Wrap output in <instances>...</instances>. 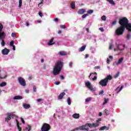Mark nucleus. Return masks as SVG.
<instances>
[{
    "mask_svg": "<svg viewBox=\"0 0 131 131\" xmlns=\"http://www.w3.org/2000/svg\"><path fill=\"white\" fill-rule=\"evenodd\" d=\"M19 8H21L22 7V0H19Z\"/></svg>",
    "mask_w": 131,
    "mask_h": 131,
    "instance_id": "obj_32",
    "label": "nucleus"
},
{
    "mask_svg": "<svg viewBox=\"0 0 131 131\" xmlns=\"http://www.w3.org/2000/svg\"><path fill=\"white\" fill-rule=\"evenodd\" d=\"M13 48V51H15L16 50V47H15V45H13V46H12Z\"/></svg>",
    "mask_w": 131,
    "mask_h": 131,
    "instance_id": "obj_63",
    "label": "nucleus"
},
{
    "mask_svg": "<svg viewBox=\"0 0 131 131\" xmlns=\"http://www.w3.org/2000/svg\"><path fill=\"white\" fill-rule=\"evenodd\" d=\"M87 13H88V14H93V13H94V10H88V11H87Z\"/></svg>",
    "mask_w": 131,
    "mask_h": 131,
    "instance_id": "obj_35",
    "label": "nucleus"
},
{
    "mask_svg": "<svg viewBox=\"0 0 131 131\" xmlns=\"http://www.w3.org/2000/svg\"><path fill=\"white\" fill-rule=\"evenodd\" d=\"M42 101H43V100L41 98H39L37 99V102H42Z\"/></svg>",
    "mask_w": 131,
    "mask_h": 131,
    "instance_id": "obj_49",
    "label": "nucleus"
},
{
    "mask_svg": "<svg viewBox=\"0 0 131 131\" xmlns=\"http://www.w3.org/2000/svg\"><path fill=\"white\" fill-rule=\"evenodd\" d=\"M71 7L72 8V9H75V2H72L71 4Z\"/></svg>",
    "mask_w": 131,
    "mask_h": 131,
    "instance_id": "obj_28",
    "label": "nucleus"
},
{
    "mask_svg": "<svg viewBox=\"0 0 131 131\" xmlns=\"http://www.w3.org/2000/svg\"><path fill=\"white\" fill-rule=\"evenodd\" d=\"M92 80H93V81L97 80V76H94V78H93Z\"/></svg>",
    "mask_w": 131,
    "mask_h": 131,
    "instance_id": "obj_53",
    "label": "nucleus"
},
{
    "mask_svg": "<svg viewBox=\"0 0 131 131\" xmlns=\"http://www.w3.org/2000/svg\"><path fill=\"white\" fill-rule=\"evenodd\" d=\"M112 48H113V45L111 44L109 48L110 50H112Z\"/></svg>",
    "mask_w": 131,
    "mask_h": 131,
    "instance_id": "obj_58",
    "label": "nucleus"
},
{
    "mask_svg": "<svg viewBox=\"0 0 131 131\" xmlns=\"http://www.w3.org/2000/svg\"><path fill=\"white\" fill-rule=\"evenodd\" d=\"M73 118L75 119H78L79 118V114H74L73 115Z\"/></svg>",
    "mask_w": 131,
    "mask_h": 131,
    "instance_id": "obj_21",
    "label": "nucleus"
},
{
    "mask_svg": "<svg viewBox=\"0 0 131 131\" xmlns=\"http://www.w3.org/2000/svg\"><path fill=\"white\" fill-rule=\"evenodd\" d=\"M123 61V58H121L119 59L117 62H116V65H120Z\"/></svg>",
    "mask_w": 131,
    "mask_h": 131,
    "instance_id": "obj_22",
    "label": "nucleus"
},
{
    "mask_svg": "<svg viewBox=\"0 0 131 131\" xmlns=\"http://www.w3.org/2000/svg\"><path fill=\"white\" fill-rule=\"evenodd\" d=\"M104 94V91L102 90V91H101L100 92H99V95H102V94Z\"/></svg>",
    "mask_w": 131,
    "mask_h": 131,
    "instance_id": "obj_55",
    "label": "nucleus"
},
{
    "mask_svg": "<svg viewBox=\"0 0 131 131\" xmlns=\"http://www.w3.org/2000/svg\"><path fill=\"white\" fill-rule=\"evenodd\" d=\"M28 128H29V129H28V131H30V130H31V128H32L31 125H28Z\"/></svg>",
    "mask_w": 131,
    "mask_h": 131,
    "instance_id": "obj_46",
    "label": "nucleus"
},
{
    "mask_svg": "<svg viewBox=\"0 0 131 131\" xmlns=\"http://www.w3.org/2000/svg\"><path fill=\"white\" fill-rule=\"evenodd\" d=\"M112 76H111V75H108L104 79H101L99 82V84L102 87L107 86L109 80H112Z\"/></svg>",
    "mask_w": 131,
    "mask_h": 131,
    "instance_id": "obj_2",
    "label": "nucleus"
},
{
    "mask_svg": "<svg viewBox=\"0 0 131 131\" xmlns=\"http://www.w3.org/2000/svg\"><path fill=\"white\" fill-rule=\"evenodd\" d=\"M23 97L20 96H16L13 98V100H22Z\"/></svg>",
    "mask_w": 131,
    "mask_h": 131,
    "instance_id": "obj_18",
    "label": "nucleus"
},
{
    "mask_svg": "<svg viewBox=\"0 0 131 131\" xmlns=\"http://www.w3.org/2000/svg\"><path fill=\"white\" fill-rule=\"evenodd\" d=\"M1 70H0V73H1ZM6 77H7V76L6 75H5V76H3V75H0V78L1 79H5V78H6Z\"/></svg>",
    "mask_w": 131,
    "mask_h": 131,
    "instance_id": "obj_36",
    "label": "nucleus"
},
{
    "mask_svg": "<svg viewBox=\"0 0 131 131\" xmlns=\"http://www.w3.org/2000/svg\"><path fill=\"white\" fill-rule=\"evenodd\" d=\"M104 111L106 115H109V111H108V110L105 109Z\"/></svg>",
    "mask_w": 131,
    "mask_h": 131,
    "instance_id": "obj_43",
    "label": "nucleus"
},
{
    "mask_svg": "<svg viewBox=\"0 0 131 131\" xmlns=\"http://www.w3.org/2000/svg\"><path fill=\"white\" fill-rule=\"evenodd\" d=\"M106 1L110 4H111V5H113V6H114V5H115V3H114V1H113V0H106Z\"/></svg>",
    "mask_w": 131,
    "mask_h": 131,
    "instance_id": "obj_29",
    "label": "nucleus"
},
{
    "mask_svg": "<svg viewBox=\"0 0 131 131\" xmlns=\"http://www.w3.org/2000/svg\"><path fill=\"white\" fill-rule=\"evenodd\" d=\"M59 54L60 56H66V55H67V53L65 51H60L59 52Z\"/></svg>",
    "mask_w": 131,
    "mask_h": 131,
    "instance_id": "obj_23",
    "label": "nucleus"
},
{
    "mask_svg": "<svg viewBox=\"0 0 131 131\" xmlns=\"http://www.w3.org/2000/svg\"><path fill=\"white\" fill-rule=\"evenodd\" d=\"M106 62L107 64H110V59H109V58H107Z\"/></svg>",
    "mask_w": 131,
    "mask_h": 131,
    "instance_id": "obj_56",
    "label": "nucleus"
},
{
    "mask_svg": "<svg viewBox=\"0 0 131 131\" xmlns=\"http://www.w3.org/2000/svg\"><path fill=\"white\" fill-rule=\"evenodd\" d=\"M85 13V10L84 9H79L78 11V14L79 15H82Z\"/></svg>",
    "mask_w": 131,
    "mask_h": 131,
    "instance_id": "obj_14",
    "label": "nucleus"
},
{
    "mask_svg": "<svg viewBox=\"0 0 131 131\" xmlns=\"http://www.w3.org/2000/svg\"><path fill=\"white\" fill-rule=\"evenodd\" d=\"M86 46L84 45L82 46L80 48H79V52H83L84 50H85Z\"/></svg>",
    "mask_w": 131,
    "mask_h": 131,
    "instance_id": "obj_24",
    "label": "nucleus"
},
{
    "mask_svg": "<svg viewBox=\"0 0 131 131\" xmlns=\"http://www.w3.org/2000/svg\"><path fill=\"white\" fill-rule=\"evenodd\" d=\"M101 120H102L101 118L98 119V120H96V123H98V124H99V125H100V121H101Z\"/></svg>",
    "mask_w": 131,
    "mask_h": 131,
    "instance_id": "obj_33",
    "label": "nucleus"
},
{
    "mask_svg": "<svg viewBox=\"0 0 131 131\" xmlns=\"http://www.w3.org/2000/svg\"><path fill=\"white\" fill-rule=\"evenodd\" d=\"M23 107L25 109H29V108H30V105L25 103L23 104Z\"/></svg>",
    "mask_w": 131,
    "mask_h": 131,
    "instance_id": "obj_20",
    "label": "nucleus"
},
{
    "mask_svg": "<svg viewBox=\"0 0 131 131\" xmlns=\"http://www.w3.org/2000/svg\"><path fill=\"white\" fill-rule=\"evenodd\" d=\"M21 121L22 122V123H23V124H25V121H24V119H23V118L21 117L20 118Z\"/></svg>",
    "mask_w": 131,
    "mask_h": 131,
    "instance_id": "obj_44",
    "label": "nucleus"
},
{
    "mask_svg": "<svg viewBox=\"0 0 131 131\" xmlns=\"http://www.w3.org/2000/svg\"><path fill=\"white\" fill-rule=\"evenodd\" d=\"M38 15H39V16H40V17L41 18H42V16H43V15L42 14V13L41 12H40V11H39L38 12Z\"/></svg>",
    "mask_w": 131,
    "mask_h": 131,
    "instance_id": "obj_42",
    "label": "nucleus"
},
{
    "mask_svg": "<svg viewBox=\"0 0 131 131\" xmlns=\"http://www.w3.org/2000/svg\"><path fill=\"white\" fill-rule=\"evenodd\" d=\"M54 21L55 22H59V19H58V18H54Z\"/></svg>",
    "mask_w": 131,
    "mask_h": 131,
    "instance_id": "obj_60",
    "label": "nucleus"
},
{
    "mask_svg": "<svg viewBox=\"0 0 131 131\" xmlns=\"http://www.w3.org/2000/svg\"><path fill=\"white\" fill-rule=\"evenodd\" d=\"M119 76V72H118L116 75H114V78H117Z\"/></svg>",
    "mask_w": 131,
    "mask_h": 131,
    "instance_id": "obj_38",
    "label": "nucleus"
},
{
    "mask_svg": "<svg viewBox=\"0 0 131 131\" xmlns=\"http://www.w3.org/2000/svg\"><path fill=\"white\" fill-rule=\"evenodd\" d=\"M124 30H125L124 27L121 26L118 27L115 31L116 35H118V36L123 35V33H124Z\"/></svg>",
    "mask_w": 131,
    "mask_h": 131,
    "instance_id": "obj_3",
    "label": "nucleus"
},
{
    "mask_svg": "<svg viewBox=\"0 0 131 131\" xmlns=\"http://www.w3.org/2000/svg\"><path fill=\"white\" fill-rule=\"evenodd\" d=\"M86 125L87 126H89V127H98V126H99V124L98 123H93L92 124L91 123H86Z\"/></svg>",
    "mask_w": 131,
    "mask_h": 131,
    "instance_id": "obj_9",
    "label": "nucleus"
},
{
    "mask_svg": "<svg viewBox=\"0 0 131 131\" xmlns=\"http://www.w3.org/2000/svg\"><path fill=\"white\" fill-rule=\"evenodd\" d=\"M11 114H7V117L6 118H5V121L6 122H9V120H11Z\"/></svg>",
    "mask_w": 131,
    "mask_h": 131,
    "instance_id": "obj_17",
    "label": "nucleus"
},
{
    "mask_svg": "<svg viewBox=\"0 0 131 131\" xmlns=\"http://www.w3.org/2000/svg\"><path fill=\"white\" fill-rule=\"evenodd\" d=\"M16 125L17 126V129H18V131H21L22 128H21V127H20V126L19 125V122L18 121V120H16Z\"/></svg>",
    "mask_w": 131,
    "mask_h": 131,
    "instance_id": "obj_19",
    "label": "nucleus"
},
{
    "mask_svg": "<svg viewBox=\"0 0 131 131\" xmlns=\"http://www.w3.org/2000/svg\"><path fill=\"white\" fill-rule=\"evenodd\" d=\"M128 23V19L126 17H123L119 20V24L122 27H124Z\"/></svg>",
    "mask_w": 131,
    "mask_h": 131,
    "instance_id": "obj_4",
    "label": "nucleus"
},
{
    "mask_svg": "<svg viewBox=\"0 0 131 131\" xmlns=\"http://www.w3.org/2000/svg\"><path fill=\"white\" fill-rule=\"evenodd\" d=\"M55 84H56V85H59V84H60V82L56 81V82H55Z\"/></svg>",
    "mask_w": 131,
    "mask_h": 131,
    "instance_id": "obj_57",
    "label": "nucleus"
},
{
    "mask_svg": "<svg viewBox=\"0 0 131 131\" xmlns=\"http://www.w3.org/2000/svg\"><path fill=\"white\" fill-rule=\"evenodd\" d=\"M85 84L86 86H87V88L89 89V90L91 91V92H95V89L93 88V86H92V84H91L90 82H86L85 83Z\"/></svg>",
    "mask_w": 131,
    "mask_h": 131,
    "instance_id": "obj_7",
    "label": "nucleus"
},
{
    "mask_svg": "<svg viewBox=\"0 0 131 131\" xmlns=\"http://www.w3.org/2000/svg\"><path fill=\"white\" fill-rule=\"evenodd\" d=\"M41 131H49L50 130V125L47 123L43 124L41 128Z\"/></svg>",
    "mask_w": 131,
    "mask_h": 131,
    "instance_id": "obj_5",
    "label": "nucleus"
},
{
    "mask_svg": "<svg viewBox=\"0 0 131 131\" xmlns=\"http://www.w3.org/2000/svg\"><path fill=\"white\" fill-rule=\"evenodd\" d=\"M18 80L20 85H23V86H25L26 85V82L25 81V80L22 78V77H19Z\"/></svg>",
    "mask_w": 131,
    "mask_h": 131,
    "instance_id": "obj_6",
    "label": "nucleus"
},
{
    "mask_svg": "<svg viewBox=\"0 0 131 131\" xmlns=\"http://www.w3.org/2000/svg\"><path fill=\"white\" fill-rule=\"evenodd\" d=\"M1 45L2 46V47H4L5 43V41L4 40H2V41L1 42Z\"/></svg>",
    "mask_w": 131,
    "mask_h": 131,
    "instance_id": "obj_47",
    "label": "nucleus"
},
{
    "mask_svg": "<svg viewBox=\"0 0 131 131\" xmlns=\"http://www.w3.org/2000/svg\"><path fill=\"white\" fill-rule=\"evenodd\" d=\"M124 86H121V88H120V89L119 90L118 93H119L121 90H122L123 89Z\"/></svg>",
    "mask_w": 131,
    "mask_h": 131,
    "instance_id": "obj_54",
    "label": "nucleus"
},
{
    "mask_svg": "<svg viewBox=\"0 0 131 131\" xmlns=\"http://www.w3.org/2000/svg\"><path fill=\"white\" fill-rule=\"evenodd\" d=\"M40 1H41V2L38 4V7H39V5H41V4H42V2L43 1V0H40Z\"/></svg>",
    "mask_w": 131,
    "mask_h": 131,
    "instance_id": "obj_62",
    "label": "nucleus"
},
{
    "mask_svg": "<svg viewBox=\"0 0 131 131\" xmlns=\"http://www.w3.org/2000/svg\"><path fill=\"white\" fill-rule=\"evenodd\" d=\"M67 101L68 105H71V99H70V97L68 98Z\"/></svg>",
    "mask_w": 131,
    "mask_h": 131,
    "instance_id": "obj_30",
    "label": "nucleus"
},
{
    "mask_svg": "<svg viewBox=\"0 0 131 131\" xmlns=\"http://www.w3.org/2000/svg\"><path fill=\"white\" fill-rule=\"evenodd\" d=\"M66 95V93L64 92L61 93L58 96V100H62L63 99V97Z\"/></svg>",
    "mask_w": 131,
    "mask_h": 131,
    "instance_id": "obj_13",
    "label": "nucleus"
},
{
    "mask_svg": "<svg viewBox=\"0 0 131 131\" xmlns=\"http://www.w3.org/2000/svg\"><path fill=\"white\" fill-rule=\"evenodd\" d=\"M9 53H10V50L7 49V48H5L4 49H3L2 51V54L3 55H8V54H9Z\"/></svg>",
    "mask_w": 131,
    "mask_h": 131,
    "instance_id": "obj_11",
    "label": "nucleus"
},
{
    "mask_svg": "<svg viewBox=\"0 0 131 131\" xmlns=\"http://www.w3.org/2000/svg\"><path fill=\"white\" fill-rule=\"evenodd\" d=\"M14 45V40H12L10 43V46L13 47Z\"/></svg>",
    "mask_w": 131,
    "mask_h": 131,
    "instance_id": "obj_41",
    "label": "nucleus"
},
{
    "mask_svg": "<svg viewBox=\"0 0 131 131\" xmlns=\"http://www.w3.org/2000/svg\"><path fill=\"white\" fill-rule=\"evenodd\" d=\"M6 85H7V82H3L0 84V86L1 88H3L4 86H6Z\"/></svg>",
    "mask_w": 131,
    "mask_h": 131,
    "instance_id": "obj_27",
    "label": "nucleus"
},
{
    "mask_svg": "<svg viewBox=\"0 0 131 131\" xmlns=\"http://www.w3.org/2000/svg\"><path fill=\"white\" fill-rule=\"evenodd\" d=\"M109 101V98H104V102L103 103V105H106L108 103V101Z\"/></svg>",
    "mask_w": 131,
    "mask_h": 131,
    "instance_id": "obj_26",
    "label": "nucleus"
},
{
    "mask_svg": "<svg viewBox=\"0 0 131 131\" xmlns=\"http://www.w3.org/2000/svg\"><path fill=\"white\" fill-rule=\"evenodd\" d=\"M54 41V38H52L50 40V46H53V45H55V42Z\"/></svg>",
    "mask_w": 131,
    "mask_h": 131,
    "instance_id": "obj_25",
    "label": "nucleus"
},
{
    "mask_svg": "<svg viewBox=\"0 0 131 131\" xmlns=\"http://www.w3.org/2000/svg\"><path fill=\"white\" fill-rule=\"evenodd\" d=\"M123 50H124L123 49H120V48H119V45H117V48H115V49H114L115 52L119 51H120V53H121V52H122V51H123Z\"/></svg>",
    "mask_w": 131,
    "mask_h": 131,
    "instance_id": "obj_16",
    "label": "nucleus"
},
{
    "mask_svg": "<svg viewBox=\"0 0 131 131\" xmlns=\"http://www.w3.org/2000/svg\"><path fill=\"white\" fill-rule=\"evenodd\" d=\"M16 35V34L15 33H12L11 34L12 37H14V36Z\"/></svg>",
    "mask_w": 131,
    "mask_h": 131,
    "instance_id": "obj_59",
    "label": "nucleus"
},
{
    "mask_svg": "<svg viewBox=\"0 0 131 131\" xmlns=\"http://www.w3.org/2000/svg\"><path fill=\"white\" fill-rule=\"evenodd\" d=\"M88 16H89V14H88V13L84 14L82 16V19H84V18H86V17H88Z\"/></svg>",
    "mask_w": 131,
    "mask_h": 131,
    "instance_id": "obj_31",
    "label": "nucleus"
},
{
    "mask_svg": "<svg viewBox=\"0 0 131 131\" xmlns=\"http://www.w3.org/2000/svg\"><path fill=\"white\" fill-rule=\"evenodd\" d=\"M73 65V62H70V63H69V67H72V66Z\"/></svg>",
    "mask_w": 131,
    "mask_h": 131,
    "instance_id": "obj_52",
    "label": "nucleus"
},
{
    "mask_svg": "<svg viewBox=\"0 0 131 131\" xmlns=\"http://www.w3.org/2000/svg\"><path fill=\"white\" fill-rule=\"evenodd\" d=\"M63 62L60 60L55 63L53 72V75H58L60 74L61 70H62V68L63 67Z\"/></svg>",
    "mask_w": 131,
    "mask_h": 131,
    "instance_id": "obj_1",
    "label": "nucleus"
},
{
    "mask_svg": "<svg viewBox=\"0 0 131 131\" xmlns=\"http://www.w3.org/2000/svg\"><path fill=\"white\" fill-rule=\"evenodd\" d=\"M126 38L128 40L130 39V33H128V34H127Z\"/></svg>",
    "mask_w": 131,
    "mask_h": 131,
    "instance_id": "obj_34",
    "label": "nucleus"
},
{
    "mask_svg": "<svg viewBox=\"0 0 131 131\" xmlns=\"http://www.w3.org/2000/svg\"><path fill=\"white\" fill-rule=\"evenodd\" d=\"M92 100V98H88L87 99H85V102H90Z\"/></svg>",
    "mask_w": 131,
    "mask_h": 131,
    "instance_id": "obj_39",
    "label": "nucleus"
},
{
    "mask_svg": "<svg viewBox=\"0 0 131 131\" xmlns=\"http://www.w3.org/2000/svg\"><path fill=\"white\" fill-rule=\"evenodd\" d=\"M101 19L103 20V21H106V16L105 15H103L101 17Z\"/></svg>",
    "mask_w": 131,
    "mask_h": 131,
    "instance_id": "obj_37",
    "label": "nucleus"
},
{
    "mask_svg": "<svg viewBox=\"0 0 131 131\" xmlns=\"http://www.w3.org/2000/svg\"><path fill=\"white\" fill-rule=\"evenodd\" d=\"M60 79H62V80L64 79V76L62 75L60 76Z\"/></svg>",
    "mask_w": 131,
    "mask_h": 131,
    "instance_id": "obj_61",
    "label": "nucleus"
},
{
    "mask_svg": "<svg viewBox=\"0 0 131 131\" xmlns=\"http://www.w3.org/2000/svg\"><path fill=\"white\" fill-rule=\"evenodd\" d=\"M86 126H88V125L86 124L85 125L79 126V129L80 130H89V128H85Z\"/></svg>",
    "mask_w": 131,
    "mask_h": 131,
    "instance_id": "obj_12",
    "label": "nucleus"
},
{
    "mask_svg": "<svg viewBox=\"0 0 131 131\" xmlns=\"http://www.w3.org/2000/svg\"><path fill=\"white\" fill-rule=\"evenodd\" d=\"M14 117H15V115L11 114V118H14Z\"/></svg>",
    "mask_w": 131,
    "mask_h": 131,
    "instance_id": "obj_64",
    "label": "nucleus"
},
{
    "mask_svg": "<svg viewBox=\"0 0 131 131\" xmlns=\"http://www.w3.org/2000/svg\"><path fill=\"white\" fill-rule=\"evenodd\" d=\"M101 68V67L100 66H96L94 67V69H100Z\"/></svg>",
    "mask_w": 131,
    "mask_h": 131,
    "instance_id": "obj_51",
    "label": "nucleus"
},
{
    "mask_svg": "<svg viewBox=\"0 0 131 131\" xmlns=\"http://www.w3.org/2000/svg\"><path fill=\"white\" fill-rule=\"evenodd\" d=\"M109 127L103 126L100 128L99 130H109Z\"/></svg>",
    "mask_w": 131,
    "mask_h": 131,
    "instance_id": "obj_15",
    "label": "nucleus"
},
{
    "mask_svg": "<svg viewBox=\"0 0 131 131\" xmlns=\"http://www.w3.org/2000/svg\"><path fill=\"white\" fill-rule=\"evenodd\" d=\"M60 28H61V29H66V26H65V25H60Z\"/></svg>",
    "mask_w": 131,
    "mask_h": 131,
    "instance_id": "obj_40",
    "label": "nucleus"
},
{
    "mask_svg": "<svg viewBox=\"0 0 131 131\" xmlns=\"http://www.w3.org/2000/svg\"><path fill=\"white\" fill-rule=\"evenodd\" d=\"M125 28L129 32H131V24L128 23L124 27V29H125Z\"/></svg>",
    "mask_w": 131,
    "mask_h": 131,
    "instance_id": "obj_10",
    "label": "nucleus"
},
{
    "mask_svg": "<svg viewBox=\"0 0 131 131\" xmlns=\"http://www.w3.org/2000/svg\"><path fill=\"white\" fill-rule=\"evenodd\" d=\"M116 22H117L116 20H115V21H113L112 23V26H114V25H116Z\"/></svg>",
    "mask_w": 131,
    "mask_h": 131,
    "instance_id": "obj_45",
    "label": "nucleus"
},
{
    "mask_svg": "<svg viewBox=\"0 0 131 131\" xmlns=\"http://www.w3.org/2000/svg\"><path fill=\"white\" fill-rule=\"evenodd\" d=\"M3 28H4V26L0 23V39H3V36H5V32H2Z\"/></svg>",
    "mask_w": 131,
    "mask_h": 131,
    "instance_id": "obj_8",
    "label": "nucleus"
},
{
    "mask_svg": "<svg viewBox=\"0 0 131 131\" xmlns=\"http://www.w3.org/2000/svg\"><path fill=\"white\" fill-rule=\"evenodd\" d=\"M99 30L101 31V32H104V29L103 28H99Z\"/></svg>",
    "mask_w": 131,
    "mask_h": 131,
    "instance_id": "obj_50",
    "label": "nucleus"
},
{
    "mask_svg": "<svg viewBox=\"0 0 131 131\" xmlns=\"http://www.w3.org/2000/svg\"><path fill=\"white\" fill-rule=\"evenodd\" d=\"M33 92H34L35 93L36 92V86L35 85L33 86Z\"/></svg>",
    "mask_w": 131,
    "mask_h": 131,
    "instance_id": "obj_48",
    "label": "nucleus"
}]
</instances>
